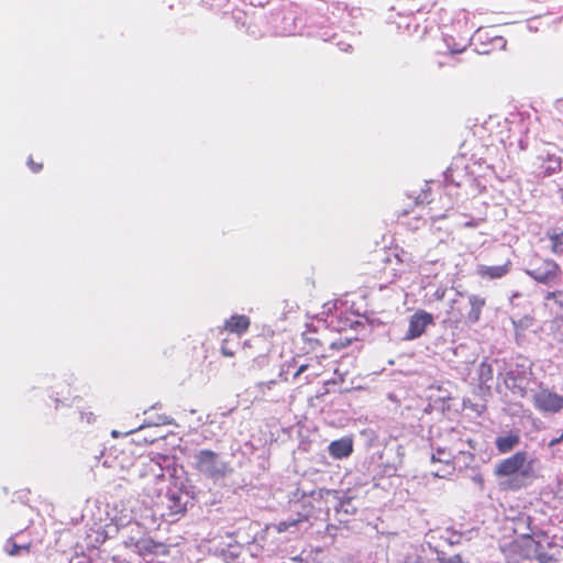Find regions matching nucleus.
<instances>
[{
    "mask_svg": "<svg viewBox=\"0 0 563 563\" xmlns=\"http://www.w3.org/2000/svg\"><path fill=\"white\" fill-rule=\"evenodd\" d=\"M401 263L402 260L398 253L383 250L372 263L368 274L379 283L378 286L383 289L399 277L396 265Z\"/></svg>",
    "mask_w": 563,
    "mask_h": 563,
    "instance_id": "1",
    "label": "nucleus"
},
{
    "mask_svg": "<svg viewBox=\"0 0 563 563\" xmlns=\"http://www.w3.org/2000/svg\"><path fill=\"white\" fill-rule=\"evenodd\" d=\"M470 309L466 314H462L460 310L454 311L457 300L453 299L450 303V310L444 322H449L457 327L460 323L472 325L477 323L482 318L483 308L486 306V299L479 295L473 294L468 296Z\"/></svg>",
    "mask_w": 563,
    "mask_h": 563,
    "instance_id": "2",
    "label": "nucleus"
},
{
    "mask_svg": "<svg viewBox=\"0 0 563 563\" xmlns=\"http://www.w3.org/2000/svg\"><path fill=\"white\" fill-rule=\"evenodd\" d=\"M497 477H510L518 474L520 478L532 476V462L527 461V453L519 451L511 456L501 460L494 471Z\"/></svg>",
    "mask_w": 563,
    "mask_h": 563,
    "instance_id": "3",
    "label": "nucleus"
},
{
    "mask_svg": "<svg viewBox=\"0 0 563 563\" xmlns=\"http://www.w3.org/2000/svg\"><path fill=\"white\" fill-rule=\"evenodd\" d=\"M196 470L211 479H220L229 473L228 464L211 450H201L196 456Z\"/></svg>",
    "mask_w": 563,
    "mask_h": 563,
    "instance_id": "4",
    "label": "nucleus"
},
{
    "mask_svg": "<svg viewBox=\"0 0 563 563\" xmlns=\"http://www.w3.org/2000/svg\"><path fill=\"white\" fill-rule=\"evenodd\" d=\"M527 275L540 284L558 285L561 282L562 268L552 258L539 257L533 267L527 271Z\"/></svg>",
    "mask_w": 563,
    "mask_h": 563,
    "instance_id": "5",
    "label": "nucleus"
},
{
    "mask_svg": "<svg viewBox=\"0 0 563 563\" xmlns=\"http://www.w3.org/2000/svg\"><path fill=\"white\" fill-rule=\"evenodd\" d=\"M532 402L542 413H558L563 410V396L548 387L540 386L532 396Z\"/></svg>",
    "mask_w": 563,
    "mask_h": 563,
    "instance_id": "6",
    "label": "nucleus"
},
{
    "mask_svg": "<svg viewBox=\"0 0 563 563\" xmlns=\"http://www.w3.org/2000/svg\"><path fill=\"white\" fill-rule=\"evenodd\" d=\"M521 555L528 560H536L539 563H551L554 556L550 554L547 547L530 536L522 537L520 541Z\"/></svg>",
    "mask_w": 563,
    "mask_h": 563,
    "instance_id": "7",
    "label": "nucleus"
},
{
    "mask_svg": "<svg viewBox=\"0 0 563 563\" xmlns=\"http://www.w3.org/2000/svg\"><path fill=\"white\" fill-rule=\"evenodd\" d=\"M431 324H433L432 314L427 312L426 310H418L409 319L408 330L406 332L405 338L407 340L418 339L426 332V329Z\"/></svg>",
    "mask_w": 563,
    "mask_h": 563,
    "instance_id": "8",
    "label": "nucleus"
},
{
    "mask_svg": "<svg viewBox=\"0 0 563 563\" xmlns=\"http://www.w3.org/2000/svg\"><path fill=\"white\" fill-rule=\"evenodd\" d=\"M512 263L508 258L504 264L501 265H478L477 266V275L483 279H500L508 275L511 271Z\"/></svg>",
    "mask_w": 563,
    "mask_h": 563,
    "instance_id": "9",
    "label": "nucleus"
},
{
    "mask_svg": "<svg viewBox=\"0 0 563 563\" xmlns=\"http://www.w3.org/2000/svg\"><path fill=\"white\" fill-rule=\"evenodd\" d=\"M251 325V319L245 314H232L224 321L221 329L223 332L235 333L239 336L246 333Z\"/></svg>",
    "mask_w": 563,
    "mask_h": 563,
    "instance_id": "10",
    "label": "nucleus"
},
{
    "mask_svg": "<svg viewBox=\"0 0 563 563\" xmlns=\"http://www.w3.org/2000/svg\"><path fill=\"white\" fill-rule=\"evenodd\" d=\"M329 454L336 460L347 457L353 452V441L351 438L345 437L332 441L329 445Z\"/></svg>",
    "mask_w": 563,
    "mask_h": 563,
    "instance_id": "11",
    "label": "nucleus"
},
{
    "mask_svg": "<svg viewBox=\"0 0 563 563\" xmlns=\"http://www.w3.org/2000/svg\"><path fill=\"white\" fill-rule=\"evenodd\" d=\"M162 548H165V544L152 538H141L134 542L135 552L143 558L157 554Z\"/></svg>",
    "mask_w": 563,
    "mask_h": 563,
    "instance_id": "12",
    "label": "nucleus"
},
{
    "mask_svg": "<svg viewBox=\"0 0 563 563\" xmlns=\"http://www.w3.org/2000/svg\"><path fill=\"white\" fill-rule=\"evenodd\" d=\"M520 442V437L517 432H510L506 435L496 439V448L499 453H508L516 448Z\"/></svg>",
    "mask_w": 563,
    "mask_h": 563,
    "instance_id": "13",
    "label": "nucleus"
},
{
    "mask_svg": "<svg viewBox=\"0 0 563 563\" xmlns=\"http://www.w3.org/2000/svg\"><path fill=\"white\" fill-rule=\"evenodd\" d=\"M547 238L549 239L551 245L550 250L554 255L563 254V230L553 229L547 233Z\"/></svg>",
    "mask_w": 563,
    "mask_h": 563,
    "instance_id": "14",
    "label": "nucleus"
},
{
    "mask_svg": "<svg viewBox=\"0 0 563 563\" xmlns=\"http://www.w3.org/2000/svg\"><path fill=\"white\" fill-rule=\"evenodd\" d=\"M167 508L170 515H179L186 511V504L180 494L172 493L167 495Z\"/></svg>",
    "mask_w": 563,
    "mask_h": 563,
    "instance_id": "15",
    "label": "nucleus"
},
{
    "mask_svg": "<svg viewBox=\"0 0 563 563\" xmlns=\"http://www.w3.org/2000/svg\"><path fill=\"white\" fill-rule=\"evenodd\" d=\"M305 521H308V516L298 514L296 518H289L287 520L279 521L275 528L277 532L282 533Z\"/></svg>",
    "mask_w": 563,
    "mask_h": 563,
    "instance_id": "16",
    "label": "nucleus"
},
{
    "mask_svg": "<svg viewBox=\"0 0 563 563\" xmlns=\"http://www.w3.org/2000/svg\"><path fill=\"white\" fill-rule=\"evenodd\" d=\"M455 466L451 459H445L441 467L433 471L432 474L439 478H445L454 473Z\"/></svg>",
    "mask_w": 563,
    "mask_h": 563,
    "instance_id": "17",
    "label": "nucleus"
},
{
    "mask_svg": "<svg viewBox=\"0 0 563 563\" xmlns=\"http://www.w3.org/2000/svg\"><path fill=\"white\" fill-rule=\"evenodd\" d=\"M479 379L482 383H487L493 379V368L490 364L481 363L479 365Z\"/></svg>",
    "mask_w": 563,
    "mask_h": 563,
    "instance_id": "18",
    "label": "nucleus"
},
{
    "mask_svg": "<svg viewBox=\"0 0 563 563\" xmlns=\"http://www.w3.org/2000/svg\"><path fill=\"white\" fill-rule=\"evenodd\" d=\"M549 159V163L550 165L545 168V172H544V175L549 176L551 175L552 173H555L556 170H559L561 168V158L555 156V155H551L548 157Z\"/></svg>",
    "mask_w": 563,
    "mask_h": 563,
    "instance_id": "19",
    "label": "nucleus"
},
{
    "mask_svg": "<svg viewBox=\"0 0 563 563\" xmlns=\"http://www.w3.org/2000/svg\"><path fill=\"white\" fill-rule=\"evenodd\" d=\"M445 459H451V454L446 453L445 450L439 449L435 454H432L431 462L432 463H441L444 464Z\"/></svg>",
    "mask_w": 563,
    "mask_h": 563,
    "instance_id": "20",
    "label": "nucleus"
},
{
    "mask_svg": "<svg viewBox=\"0 0 563 563\" xmlns=\"http://www.w3.org/2000/svg\"><path fill=\"white\" fill-rule=\"evenodd\" d=\"M21 551L29 552L30 551V544L24 545H18L16 543H12L11 548L8 549L9 555H18Z\"/></svg>",
    "mask_w": 563,
    "mask_h": 563,
    "instance_id": "21",
    "label": "nucleus"
},
{
    "mask_svg": "<svg viewBox=\"0 0 563 563\" xmlns=\"http://www.w3.org/2000/svg\"><path fill=\"white\" fill-rule=\"evenodd\" d=\"M27 165L33 173H38L43 168V164L35 162L32 157L29 158Z\"/></svg>",
    "mask_w": 563,
    "mask_h": 563,
    "instance_id": "22",
    "label": "nucleus"
},
{
    "mask_svg": "<svg viewBox=\"0 0 563 563\" xmlns=\"http://www.w3.org/2000/svg\"><path fill=\"white\" fill-rule=\"evenodd\" d=\"M441 563H465L461 556V554H455L448 559L440 560Z\"/></svg>",
    "mask_w": 563,
    "mask_h": 563,
    "instance_id": "23",
    "label": "nucleus"
},
{
    "mask_svg": "<svg viewBox=\"0 0 563 563\" xmlns=\"http://www.w3.org/2000/svg\"><path fill=\"white\" fill-rule=\"evenodd\" d=\"M525 485V483L520 482L518 478L509 479L507 482V487L509 489H519Z\"/></svg>",
    "mask_w": 563,
    "mask_h": 563,
    "instance_id": "24",
    "label": "nucleus"
},
{
    "mask_svg": "<svg viewBox=\"0 0 563 563\" xmlns=\"http://www.w3.org/2000/svg\"><path fill=\"white\" fill-rule=\"evenodd\" d=\"M465 45L461 46V47H450V55L448 56L450 59H454L453 58V55L455 54H460V53H463L465 51Z\"/></svg>",
    "mask_w": 563,
    "mask_h": 563,
    "instance_id": "25",
    "label": "nucleus"
},
{
    "mask_svg": "<svg viewBox=\"0 0 563 563\" xmlns=\"http://www.w3.org/2000/svg\"><path fill=\"white\" fill-rule=\"evenodd\" d=\"M221 352L225 356H233L234 352L227 347V341L224 340L221 345Z\"/></svg>",
    "mask_w": 563,
    "mask_h": 563,
    "instance_id": "26",
    "label": "nucleus"
},
{
    "mask_svg": "<svg viewBox=\"0 0 563 563\" xmlns=\"http://www.w3.org/2000/svg\"><path fill=\"white\" fill-rule=\"evenodd\" d=\"M562 294L563 292L561 290L550 291L545 295V299L552 300V299H555L558 296H562Z\"/></svg>",
    "mask_w": 563,
    "mask_h": 563,
    "instance_id": "27",
    "label": "nucleus"
},
{
    "mask_svg": "<svg viewBox=\"0 0 563 563\" xmlns=\"http://www.w3.org/2000/svg\"><path fill=\"white\" fill-rule=\"evenodd\" d=\"M274 384H275V380L262 382L258 384V388L261 390H264L265 388L271 389L272 385H274Z\"/></svg>",
    "mask_w": 563,
    "mask_h": 563,
    "instance_id": "28",
    "label": "nucleus"
},
{
    "mask_svg": "<svg viewBox=\"0 0 563 563\" xmlns=\"http://www.w3.org/2000/svg\"><path fill=\"white\" fill-rule=\"evenodd\" d=\"M308 364H302L299 366V368L297 369V372L294 374V378H297L299 375H301L303 372H306L308 369Z\"/></svg>",
    "mask_w": 563,
    "mask_h": 563,
    "instance_id": "29",
    "label": "nucleus"
},
{
    "mask_svg": "<svg viewBox=\"0 0 563 563\" xmlns=\"http://www.w3.org/2000/svg\"><path fill=\"white\" fill-rule=\"evenodd\" d=\"M562 441H563V432L561 433V435H560V437L552 439V440L549 442V446H554V445H556V444L561 443Z\"/></svg>",
    "mask_w": 563,
    "mask_h": 563,
    "instance_id": "30",
    "label": "nucleus"
},
{
    "mask_svg": "<svg viewBox=\"0 0 563 563\" xmlns=\"http://www.w3.org/2000/svg\"><path fill=\"white\" fill-rule=\"evenodd\" d=\"M290 561H292L295 563H309L308 561L303 560L300 555L290 558Z\"/></svg>",
    "mask_w": 563,
    "mask_h": 563,
    "instance_id": "31",
    "label": "nucleus"
},
{
    "mask_svg": "<svg viewBox=\"0 0 563 563\" xmlns=\"http://www.w3.org/2000/svg\"><path fill=\"white\" fill-rule=\"evenodd\" d=\"M444 294H445L444 289H439L435 291V296L438 299H442L444 297Z\"/></svg>",
    "mask_w": 563,
    "mask_h": 563,
    "instance_id": "32",
    "label": "nucleus"
},
{
    "mask_svg": "<svg viewBox=\"0 0 563 563\" xmlns=\"http://www.w3.org/2000/svg\"><path fill=\"white\" fill-rule=\"evenodd\" d=\"M445 65H452L453 60L449 58V60L444 62ZM440 66H443V63H440Z\"/></svg>",
    "mask_w": 563,
    "mask_h": 563,
    "instance_id": "33",
    "label": "nucleus"
},
{
    "mask_svg": "<svg viewBox=\"0 0 563 563\" xmlns=\"http://www.w3.org/2000/svg\"><path fill=\"white\" fill-rule=\"evenodd\" d=\"M91 416H92V412H89V417L87 418L88 421H90Z\"/></svg>",
    "mask_w": 563,
    "mask_h": 563,
    "instance_id": "34",
    "label": "nucleus"
},
{
    "mask_svg": "<svg viewBox=\"0 0 563 563\" xmlns=\"http://www.w3.org/2000/svg\"><path fill=\"white\" fill-rule=\"evenodd\" d=\"M562 199H563V194H562Z\"/></svg>",
    "mask_w": 563,
    "mask_h": 563,
    "instance_id": "35",
    "label": "nucleus"
}]
</instances>
